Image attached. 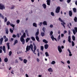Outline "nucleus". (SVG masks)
<instances>
[{"label":"nucleus","mask_w":77,"mask_h":77,"mask_svg":"<svg viewBox=\"0 0 77 77\" xmlns=\"http://www.w3.org/2000/svg\"><path fill=\"white\" fill-rule=\"evenodd\" d=\"M26 36V33L24 32L20 38V41L22 43V44H25V39H24V38H25Z\"/></svg>","instance_id":"1"},{"label":"nucleus","mask_w":77,"mask_h":77,"mask_svg":"<svg viewBox=\"0 0 77 77\" xmlns=\"http://www.w3.org/2000/svg\"><path fill=\"white\" fill-rule=\"evenodd\" d=\"M2 50L4 51V53H6V47L5 46H3L2 48Z\"/></svg>","instance_id":"6"},{"label":"nucleus","mask_w":77,"mask_h":77,"mask_svg":"<svg viewBox=\"0 0 77 77\" xmlns=\"http://www.w3.org/2000/svg\"><path fill=\"white\" fill-rule=\"evenodd\" d=\"M59 20L60 21V22H61V23H63V20H62L61 19V18H60V17H59Z\"/></svg>","instance_id":"43"},{"label":"nucleus","mask_w":77,"mask_h":77,"mask_svg":"<svg viewBox=\"0 0 77 77\" xmlns=\"http://www.w3.org/2000/svg\"><path fill=\"white\" fill-rule=\"evenodd\" d=\"M31 49L32 51H33V45H32V46H31Z\"/></svg>","instance_id":"42"},{"label":"nucleus","mask_w":77,"mask_h":77,"mask_svg":"<svg viewBox=\"0 0 77 77\" xmlns=\"http://www.w3.org/2000/svg\"><path fill=\"white\" fill-rule=\"evenodd\" d=\"M15 63H18V60H16Z\"/></svg>","instance_id":"64"},{"label":"nucleus","mask_w":77,"mask_h":77,"mask_svg":"<svg viewBox=\"0 0 77 77\" xmlns=\"http://www.w3.org/2000/svg\"><path fill=\"white\" fill-rule=\"evenodd\" d=\"M51 15H52V16H53V17L54 16V14L53 12H51Z\"/></svg>","instance_id":"45"},{"label":"nucleus","mask_w":77,"mask_h":77,"mask_svg":"<svg viewBox=\"0 0 77 77\" xmlns=\"http://www.w3.org/2000/svg\"><path fill=\"white\" fill-rule=\"evenodd\" d=\"M42 30L43 31V32H45V27H43L42 29Z\"/></svg>","instance_id":"34"},{"label":"nucleus","mask_w":77,"mask_h":77,"mask_svg":"<svg viewBox=\"0 0 77 77\" xmlns=\"http://www.w3.org/2000/svg\"><path fill=\"white\" fill-rule=\"evenodd\" d=\"M71 36L70 35L68 37V41L69 42V43H71Z\"/></svg>","instance_id":"8"},{"label":"nucleus","mask_w":77,"mask_h":77,"mask_svg":"<svg viewBox=\"0 0 77 77\" xmlns=\"http://www.w3.org/2000/svg\"><path fill=\"white\" fill-rule=\"evenodd\" d=\"M43 25H47V22L46 21H44V22H43Z\"/></svg>","instance_id":"30"},{"label":"nucleus","mask_w":77,"mask_h":77,"mask_svg":"<svg viewBox=\"0 0 77 77\" xmlns=\"http://www.w3.org/2000/svg\"><path fill=\"white\" fill-rule=\"evenodd\" d=\"M12 36H13V38H16V35L15 34H13V35Z\"/></svg>","instance_id":"55"},{"label":"nucleus","mask_w":77,"mask_h":77,"mask_svg":"<svg viewBox=\"0 0 77 77\" xmlns=\"http://www.w3.org/2000/svg\"><path fill=\"white\" fill-rule=\"evenodd\" d=\"M68 32L69 35H71V31H70L69 30Z\"/></svg>","instance_id":"52"},{"label":"nucleus","mask_w":77,"mask_h":77,"mask_svg":"<svg viewBox=\"0 0 77 77\" xmlns=\"http://www.w3.org/2000/svg\"><path fill=\"white\" fill-rule=\"evenodd\" d=\"M53 32L52 31L51 32H50V35L51 36V38L53 36Z\"/></svg>","instance_id":"20"},{"label":"nucleus","mask_w":77,"mask_h":77,"mask_svg":"<svg viewBox=\"0 0 77 77\" xmlns=\"http://www.w3.org/2000/svg\"><path fill=\"white\" fill-rule=\"evenodd\" d=\"M60 7L59 6H58L56 8V13H58L60 11Z\"/></svg>","instance_id":"4"},{"label":"nucleus","mask_w":77,"mask_h":77,"mask_svg":"<svg viewBox=\"0 0 77 77\" xmlns=\"http://www.w3.org/2000/svg\"><path fill=\"white\" fill-rule=\"evenodd\" d=\"M12 51H11L10 52H9V54H8V55L10 56H11V54H12Z\"/></svg>","instance_id":"48"},{"label":"nucleus","mask_w":77,"mask_h":77,"mask_svg":"<svg viewBox=\"0 0 77 77\" xmlns=\"http://www.w3.org/2000/svg\"><path fill=\"white\" fill-rule=\"evenodd\" d=\"M31 39L32 40V41H35V37H31Z\"/></svg>","instance_id":"35"},{"label":"nucleus","mask_w":77,"mask_h":77,"mask_svg":"<svg viewBox=\"0 0 77 77\" xmlns=\"http://www.w3.org/2000/svg\"><path fill=\"white\" fill-rule=\"evenodd\" d=\"M47 2V5L48 6L50 5V0H47L46 1Z\"/></svg>","instance_id":"9"},{"label":"nucleus","mask_w":77,"mask_h":77,"mask_svg":"<svg viewBox=\"0 0 77 77\" xmlns=\"http://www.w3.org/2000/svg\"><path fill=\"white\" fill-rule=\"evenodd\" d=\"M10 32H11V33H12L13 32H14V30H13L12 29L10 28Z\"/></svg>","instance_id":"40"},{"label":"nucleus","mask_w":77,"mask_h":77,"mask_svg":"<svg viewBox=\"0 0 77 77\" xmlns=\"http://www.w3.org/2000/svg\"><path fill=\"white\" fill-rule=\"evenodd\" d=\"M6 8L4 5H3L2 4H0V9L1 10H3Z\"/></svg>","instance_id":"3"},{"label":"nucleus","mask_w":77,"mask_h":77,"mask_svg":"<svg viewBox=\"0 0 77 77\" xmlns=\"http://www.w3.org/2000/svg\"><path fill=\"white\" fill-rule=\"evenodd\" d=\"M39 35V29H38L37 30V32L35 33V36H38V35Z\"/></svg>","instance_id":"14"},{"label":"nucleus","mask_w":77,"mask_h":77,"mask_svg":"<svg viewBox=\"0 0 77 77\" xmlns=\"http://www.w3.org/2000/svg\"><path fill=\"white\" fill-rule=\"evenodd\" d=\"M58 50L60 53L62 52V48H61V47L60 46H58Z\"/></svg>","instance_id":"5"},{"label":"nucleus","mask_w":77,"mask_h":77,"mask_svg":"<svg viewBox=\"0 0 77 77\" xmlns=\"http://www.w3.org/2000/svg\"><path fill=\"white\" fill-rule=\"evenodd\" d=\"M30 40V38H27L26 39V42H28V41Z\"/></svg>","instance_id":"28"},{"label":"nucleus","mask_w":77,"mask_h":77,"mask_svg":"<svg viewBox=\"0 0 77 77\" xmlns=\"http://www.w3.org/2000/svg\"><path fill=\"white\" fill-rule=\"evenodd\" d=\"M63 23H61V24H62V25H63V27H64V29H65V25H64V24L65 25V24H66V23H65L63 22Z\"/></svg>","instance_id":"18"},{"label":"nucleus","mask_w":77,"mask_h":77,"mask_svg":"<svg viewBox=\"0 0 77 77\" xmlns=\"http://www.w3.org/2000/svg\"><path fill=\"white\" fill-rule=\"evenodd\" d=\"M4 61L5 62H8V58L6 57L4 59Z\"/></svg>","instance_id":"24"},{"label":"nucleus","mask_w":77,"mask_h":77,"mask_svg":"<svg viewBox=\"0 0 77 77\" xmlns=\"http://www.w3.org/2000/svg\"><path fill=\"white\" fill-rule=\"evenodd\" d=\"M72 32H73V33L74 34V35H75V33H76V31H75V30L73 29Z\"/></svg>","instance_id":"37"},{"label":"nucleus","mask_w":77,"mask_h":77,"mask_svg":"<svg viewBox=\"0 0 77 77\" xmlns=\"http://www.w3.org/2000/svg\"><path fill=\"white\" fill-rule=\"evenodd\" d=\"M75 30L76 31V32H77V27H74Z\"/></svg>","instance_id":"53"},{"label":"nucleus","mask_w":77,"mask_h":77,"mask_svg":"<svg viewBox=\"0 0 77 77\" xmlns=\"http://www.w3.org/2000/svg\"><path fill=\"white\" fill-rule=\"evenodd\" d=\"M75 22H77V17H75V18L74 19Z\"/></svg>","instance_id":"49"},{"label":"nucleus","mask_w":77,"mask_h":77,"mask_svg":"<svg viewBox=\"0 0 77 77\" xmlns=\"http://www.w3.org/2000/svg\"><path fill=\"white\" fill-rule=\"evenodd\" d=\"M8 21V20L7 19V18L5 17V23L6 22Z\"/></svg>","instance_id":"54"},{"label":"nucleus","mask_w":77,"mask_h":77,"mask_svg":"<svg viewBox=\"0 0 77 77\" xmlns=\"http://www.w3.org/2000/svg\"><path fill=\"white\" fill-rule=\"evenodd\" d=\"M45 35V34L44 33V32H41V36H42V37H43V36H44V35Z\"/></svg>","instance_id":"22"},{"label":"nucleus","mask_w":77,"mask_h":77,"mask_svg":"<svg viewBox=\"0 0 77 77\" xmlns=\"http://www.w3.org/2000/svg\"><path fill=\"white\" fill-rule=\"evenodd\" d=\"M35 39L38 41V42H40V41H39V37L38 36H35Z\"/></svg>","instance_id":"12"},{"label":"nucleus","mask_w":77,"mask_h":77,"mask_svg":"<svg viewBox=\"0 0 77 77\" xmlns=\"http://www.w3.org/2000/svg\"><path fill=\"white\" fill-rule=\"evenodd\" d=\"M33 26L34 27H37V25H36V23H33Z\"/></svg>","instance_id":"29"},{"label":"nucleus","mask_w":77,"mask_h":77,"mask_svg":"<svg viewBox=\"0 0 77 77\" xmlns=\"http://www.w3.org/2000/svg\"><path fill=\"white\" fill-rule=\"evenodd\" d=\"M3 38L2 37L0 39V44H2V43L3 42Z\"/></svg>","instance_id":"11"},{"label":"nucleus","mask_w":77,"mask_h":77,"mask_svg":"<svg viewBox=\"0 0 77 77\" xmlns=\"http://www.w3.org/2000/svg\"><path fill=\"white\" fill-rule=\"evenodd\" d=\"M55 63H56V62L54 61H52L51 63V64H52V65H54Z\"/></svg>","instance_id":"38"},{"label":"nucleus","mask_w":77,"mask_h":77,"mask_svg":"<svg viewBox=\"0 0 77 77\" xmlns=\"http://www.w3.org/2000/svg\"><path fill=\"white\" fill-rule=\"evenodd\" d=\"M45 54L46 57H48V56H49V55L48 54V52H46V53H45Z\"/></svg>","instance_id":"39"},{"label":"nucleus","mask_w":77,"mask_h":77,"mask_svg":"<svg viewBox=\"0 0 77 77\" xmlns=\"http://www.w3.org/2000/svg\"><path fill=\"white\" fill-rule=\"evenodd\" d=\"M10 44V43L9 42L7 43V45L8 47V50H9L10 49V46H9V44Z\"/></svg>","instance_id":"10"},{"label":"nucleus","mask_w":77,"mask_h":77,"mask_svg":"<svg viewBox=\"0 0 77 77\" xmlns=\"http://www.w3.org/2000/svg\"><path fill=\"white\" fill-rule=\"evenodd\" d=\"M41 50L42 51L44 50V46H41Z\"/></svg>","instance_id":"36"},{"label":"nucleus","mask_w":77,"mask_h":77,"mask_svg":"<svg viewBox=\"0 0 77 77\" xmlns=\"http://www.w3.org/2000/svg\"><path fill=\"white\" fill-rule=\"evenodd\" d=\"M27 62V60L26 59H24L23 60V63H26Z\"/></svg>","instance_id":"32"},{"label":"nucleus","mask_w":77,"mask_h":77,"mask_svg":"<svg viewBox=\"0 0 77 77\" xmlns=\"http://www.w3.org/2000/svg\"><path fill=\"white\" fill-rule=\"evenodd\" d=\"M19 59L21 61H23V59H22V58H21V57H19Z\"/></svg>","instance_id":"61"},{"label":"nucleus","mask_w":77,"mask_h":77,"mask_svg":"<svg viewBox=\"0 0 77 77\" xmlns=\"http://www.w3.org/2000/svg\"><path fill=\"white\" fill-rule=\"evenodd\" d=\"M48 71L49 72H53V70L51 68H49L48 69Z\"/></svg>","instance_id":"16"},{"label":"nucleus","mask_w":77,"mask_h":77,"mask_svg":"<svg viewBox=\"0 0 77 77\" xmlns=\"http://www.w3.org/2000/svg\"><path fill=\"white\" fill-rule=\"evenodd\" d=\"M58 41H59L60 39V35H59L57 38Z\"/></svg>","instance_id":"46"},{"label":"nucleus","mask_w":77,"mask_h":77,"mask_svg":"<svg viewBox=\"0 0 77 77\" xmlns=\"http://www.w3.org/2000/svg\"><path fill=\"white\" fill-rule=\"evenodd\" d=\"M34 45V50H36V45H35V44H33Z\"/></svg>","instance_id":"21"},{"label":"nucleus","mask_w":77,"mask_h":77,"mask_svg":"<svg viewBox=\"0 0 77 77\" xmlns=\"http://www.w3.org/2000/svg\"><path fill=\"white\" fill-rule=\"evenodd\" d=\"M51 39H52V41H54V39L55 41H57V39H56V38H54V36H52V37H51Z\"/></svg>","instance_id":"13"},{"label":"nucleus","mask_w":77,"mask_h":77,"mask_svg":"<svg viewBox=\"0 0 77 77\" xmlns=\"http://www.w3.org/2000/svg\"><path fill=\"white\" fill-rule=\"evenodd\" d=\"M69 14L70 17H72V11H69Z\"/></svg>","instance_id":"7"},{"label":"nucleus","mask_w":77,"mask_h":77,"mask_svg":"<svg viewBox=\"0 0 77 77\" xmlns=\"http://www.w3.org/2000/svg\"><path fill=\"white\" fill-rule=\"evenodd\" d=\"M16 36L17 37H18V38H20V34H17V35H16Z\"/></svg>","instance_id":"50"},{"label":"nucleus","mask_w":77,"mask_h":77,"mask_svg":"<svg viewBox=\"0 0 77 77\" xmlns=\"http://www.w3.org/2000/svg\"><path fill=\"white\" fill-rule=\"evenodd\" d=\"M20 20H17V24H19V23H20Z\"/></svg>","instance_id":"51"},{"label":"nucleus","mask_w":77,"mask_h":77,"mask_svg":"<svg viewBox=\"0 0 77 77\" xmlns=\"http://www.w3.org/2000/svg\"><path fill=\"white\" fill-rule=\"evenodd\" d=\"M37 61L38 62H39V59L38 58H37L36 59Z\"/></svg>","instance_id":"58"},{"label":"nucleus","mask_w":77,"mask_h":77,"mask_svg":"<svg viewBox=\"0 0 77 77\" xmlns=\"http://www.w3.org/2000/svg\"><path fill=\"white\" fill-rule=\"evenodd\" d=\"M67 26L69 28V29H71V26H69V24H68Z\"/></svg>","instance_id":"62"},{"label":"nucleus","mask_w":77,"mask_h":77,"mask_svg":"<svg viewBox=\"0 0 77 77\" xmlns=\"http://www.w3.org/2000/svg\"><path fill=\"white\" fill-rule=\"evenodd\" d=\"M50 27H51V28H52V27H53V25H50Z\"/></svg>","instance_id":"63"},{"label":"nucleus","mask_w":77,"mask_h":77,"mask_svg":"<svg viewBox=\"0 0 77 77\" xmlns=\"http://www.w3.org/2000/svg\"><path fill=\"white\" fill-rule=\"evenodd\" d=\"M43 42H44L45 43V44H47L48 43V41H46V40L45 39H44L43 40Z\"/></svg>","instance_id":"17"},{"label":"nucleus","mask_w":77,"mask_h":77,"mask_svg":"<svg viewBox=\"0 0 77 77\" xmlns=\"http://www.w3.org/2000/svg\"><path fill=\"white\" fill-rule=\"evenodd\" d=\"M42 22H40L39 23V26H41V25H42Z\"/></svg>","instance_id":"57"},{"label":"nucleus","mask_w":77,"mask_h":77,"mask_svg":"<svg viewBox=\"0 0 77 77\" xmlns=\"http://www.w3.org/2000/svg\"><path fill=\"white\" fill-rule=\"evenodd\" d=\"M48 48V45L46 44L45 45V49H47Z\"/></svg>","instance_id":"15"},{"label":"nucleus","mask_w":77,"mask_h":77,"mask_svg":"<svg viewBox=\"0 0 77 77\" xmlns=\"http://www.w3.org/2000/svg\"><path fill=\"white\" fill-rule=\"evenodd\" d=\"M73 11L74 12H77V9L75 8H73Z\"/></svg>","instance_id":"23"},{"label":"nucleus","mask_w":77,"mask_h":77,"mask_svg":"<svg viewBox=\"0 0 77 77\" xmlns=\"http://www.w3.org/2000/svg\"><path fill=\"white\" fill-rule=\"evenodd\" d=\"M72 39L73 41H75V36H74V35L72 36Z\"/></svg>","instance_id":"33"},{"label":"nucleus","mask_w":77,"mask_h":77,"mask_svg":"<svg viewBox=\"0 0 77 77\" xmlns=\"http://www.w3.org/2000/svg\"><path fill=\"white\" fill-rule=\"evenodd\" d=\"M5 42L8 41V38H6L5 40Z\"/></svg>","instance_id":"56"},{"label":"nucleus","mask_w":77,"mask_h":77,"mask_svg":"<svg viewBox=\"0 0 77 77\" xmlns=\"http://www.w3.org/2000/svg\"><path fill=\"white\" fill-rule=\"evenodd\" d=\"M25 33H26V34L27 35V36H29V33H28V31H27V30H25Z\"/></svg>","instance_id":"25"},{"label":"nucleus","mask_w":77,"mask_h":77,"mask_svg":"<svg viewBox=\"0 0 77 77\" xmlns=\"http://www.w3.org/2000/svg\"><path fill=\"white\" fill-rule=\"evenodd\" d=\"M10 26H12L13 28H14V27H15V25H14V24H12L11 23Z\"/></svg>","instance_id":"41"},{"label":"nucleus","mask_w":77,"mask_h":77,"mask_svg":"<svg viewBox=\"0 0 77 77\" xmlns=\"http://www.w3.org/2000/svg\"><path fill=\"white\" fill-rule=\"evenodd\" d=\"M18 43V40H16L14 42V45H15L16 44Z\"/></svg>","instance_id":"27"},{"label":"nucleus","mask_w":77,"mask_h":77,"mask_svg":"<svg viewBox=\"0 0 77 77\" xmlns=\"http://www.w3.org/2000/svg\"><path fill=\"white\" fill-rule=\"evenodd\" d=\"M42 6H43L44 9H46V8H47V6L45 4H43L42 5Z\"/></svg>","instance_id":"19"},{"label":"nucleus","mask_w":77,"mask_h":77,"mask_svg":"<svg viewBox=\"0 0 77 77\" xmlns=\"http://www.w3.org/2000/svg\"><path fill=\"white\" fill-rule=\"evenodd\" d=\"M70 2H71V0H67V2L68 3H70Z\"/></svg>","instance_id":"60"},{"label":"nucleus","mask_w":77,"mask_h":77,"mask_svg":"<svg viewBox=\"0 0 77 77\" xmlns=\"http://www.w3.org/2000/svg\"><path fill=\"white\" fill-rule=\"evenodd\" d=\"M10 22L9 21H8L7 22V26H9V24H10Z\"/></svg>","instance_id":"47"},{"label":"nucleus","mask_w":77,"mask_h":77,"mask_svg":"<svg viewBox=\"0 0 77 77\" xmlns=\"http://www.w3.org/2000/svg\"><path fill=\"white\" fill-rule=\"evenodd\" d=\"M32 45V44H31L30 45H29V46L28 45L26 46V51H29L30 50Z\"/></svg>","instance_id":"2"},{"label":"nucleus","mask_w":77,"mask_h":77,"mask_svg":"<svg viewBox=\"0 0 77 77\" xmlns=\"http://www.w3.org/2000/svg\"><path fill=\"white\" fill-rule=\"evenodd\" d=\"M67 63H68V64H70V61H69V60H68L67 61Z\"/></svg>","instance_id":"59"},{"label":"nucleus","mask_w":77,"mask_h":77,"mask_svg":"<svg viewBox=\"0 0 77 77\" xmlns=\"http://www.w3.org/2000/svg\"><path fill=\"white\" fill-rule=\"evenodd\" d=\"M72 47H74V45H75V44H74V42L72 41Z\"/></svg>","instance_id":"44"},{"label":"nucleus","mask_w":77,"mask_h":77,"mask_svg":"<svg viewBox=\"0 0 77 77\" xmlns=\"http://www.w3.org/2000/svg\"><path fill=\"white\" fill-rule=\"evenodd\" d=\"M5 33L7 35L9 33V31L8 30V29L6 30Z\"/></svg>","instance_id":"31"},{"label":"nucleus","mask_w":77,"mask_h":77,"mask_svg":"<svg viewBox=\"0 0 77 77\" xmlns=\"http://www.w3.org/2000/svg\"><path fill=\"white\" fill-rule=\"evenodd\" d=\"M15 6L14 5H12L11 8H10V9H14V8H15Z\"/></svg>","instance_id":"26"}]
</instances>
